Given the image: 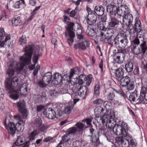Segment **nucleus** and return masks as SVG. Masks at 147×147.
Listing matches in <instances>:
<instances>
[{
	"instance_id": "nucleus-20",
	"label": "nucleus",
	"mask_w": 147,
	"mask_h": 147,
	"mask_svg": "<svg viewBox=\"0 0 147 147\" xmlns=\"http://www.w3.org/2000/svg\"><path fill=\"white\" fill-rule=\"evenodd\" d=\"M52 78V84L55 85H57L60 83L62 80L61 75L58 73L53 74Z\"/></svg>"
},
{
	"instance_id": "nucleus-23",
	"label": "nucleus",
	"mask_w": 147,
	"mask_h": 147,
	"mask_svg": "<svg viewBox=\"0 0 147 147\" xmlns=\"http://www.w3.org/2000/svg\"><path fill=\"white\" fill-rule=\"evenodd\" d=\"M117 7L113 4H109L107 6V12L111 15H116V12Z\"/></svg>"
},
{
	"instance_id": "nucleus-13",
	"label": "nucleus",
	"mask_w": 147,
	"mask_h": 147,
	"mask_svg": "<svg viewBox=\"0 0 147 147\" xmlns=\"http://www.w3.org/2000/svg\"><path fill=\"white\" fill-rule=\"evenodd\" d=\"M113 131L115 134L117 135H122L124 137H127L128 134L126 131L122 128L121 125L117 124L114 128Z\"/></svg>"
},
{
	"instance_id": "nucleus-58",
	"label": "nucleus",
	"mask_w": 147,
	"mask_h": 147,
	"mask_svg": "<svg viewBox=\"0 0 147 147\" xmlns=\"http://www.w3.org/2000/svg\"><path fill=\"white\" fill-rule=\"evenodd\" d=\"M39 129L41 131H43L46 130L47 128V127L44 124H42L39 125Z\"/></svg>"
},
{
	"instance_id": "nucleus-17",
	"label": "nucleus",
	"mask_w": 147,
	"mask_h": 147,
	"mask_svg": "<svg viewBox=\"0 0 147 147\" xmlns=\"http://www.w3.org/2000/svg\"><path fill=\"white\" fill-rule=\"evenodd\" d=\"M90 42L87 39L81 41V42L78 44H75L74 48L75 49H79L83 50H85L87 47H89Z\"/></svg>"
},
{
	"instance_id": "nucleus-48",
	"label": "nucleus",
	"mask_w": 147,
	"mask_h": 147,
	"mask_svg": "<svg viewBox=\"0 0 147 147\" xmlns=\"http://www.w3.org/2000/svg\"><path fill=\"white\" fill-rule=\"evenodd\" d=\"M41 55V54H39L38 55H36V54H34L33 62L34 63H35V64H36L37 63L39 57Z\"/></svg>"
},
{
	"instance_id": "nucleus-35",
	"label": "nucleus",
	"mask_w": 147,
	"mask_h": 147,
	"mask_svg": "<svg viewBox=\"0 0 147 147\" xmlns=\"http://www.w3.org/2000/svg\"><path fill=\"white\" fill-rule=\"evenodd\" d=\"M106 33L105 34V35L102 37H100L101 39L106 37H113L114 32L112 29H110L109 28H107V30H106Z\"/></svg>"
},
{
	"instance_id": "nucleus-22",
	"label": "nucleus",
	"mask_w": 147,
	"mask_h": 147,
	"mask_svg": "<svg viewBox=\"0 0 147 147\" xmlns=\"http://www.w3.org/2000/svg\"><path fill=\"white\" fill-rule=\"evenodd\" d=\"M6 129L8 132L13 135L16 131V125L13 122L9 123L7 125L5 126Z\"/></svg>"
},
{
	"instance_id": "nucleus-64",
	"label": "nucleus",
	"mask_w": 147,
	"mask_h": 147,
	"mask_svg": "<svg viewBox=\"0 0 147 147\" xmlns=\"http://www.w3.org/2000/svg\"><path fill=\"white\" fill-rule=\"evenodd\" d=\"M92 121L91 119L88 118L84 119L82 121L86 122L87 125L91 126H92V125L91 124Z\"/></svg>"
},
{
	"instance_id": "nucleus-1",
	"label": "nucleus",
	"mask_w": 147,
	"mask_h": 147,
	"mask_svg": "<svg viewBox=\"0 0 147 147\" xmlns=\"http://www.w3.org/2000/svg\"><path fill=\"white\" fill-rule=\"evenodd\" d=\"M33 48L30 45L26 46L24 49L25 53L20 57L21 63H18L15 61H9L7 63L8 69H14L18 71H21L26 64L28 65L31 61V58L33 51Z\"/></svg>"
},
{
	"instance_id": "nucleus-47",
	"label": "nucleus",
	"mask_w": 147,
	"mask_h": 147,
	"mask_svg": "<svg viewBox=\"0 0 147 147\" xmlns=\"http://www.w3.org/2000/svg\"><path fill=\"white\" fill-rule=\"evenodd\" d=\"M121 126L123 129H124L128 134V130L129 129V126L127 124L124 122H123L121 123Z\"/></svg>"
},
{
	"instance_id": "nucleus-54",
	"label": "nucleus",
	"mask_w": 147,
	"mask_h": 147,
	"mask_svg": "<svg viewBox=\"0 0 147 147\" xmlns=\"http://www.w3.org/2000/svg\"><path fill=\"white\" fill-rule=\"evenodd\" d=\"M15 69H8L7 71V73L9 77H11L14 74Z\"/></svg>"
},
{
	"instance_id": "nucleus-24",
	"label": "nucleus",
	"mask_w": 147,
	"mask_h": 147,
	"mask_svg": "<svg viewBox=\"0 0 147 147\" xmlns=\"http://www.w3.org/2000/svg\"><path fill=\"white\" fill-rule=\"evenodd\" d=\"M97 26H88L87 27L86 33L90 36H94L96 34Z\"/></svg>"
},
{
	"instance_id": "nucleus-51",
	"label": "nucleus",
	"mask_w": 147,
	"mask_h": 147,
	"mask_svg": "<svg viewBox=\"0 0 147 147\" xmlns=\"http://www.w3.org/2000/svg\"><path fill=\"white\" fill-rule=\"evenodd\" d=\"M78 41H82L84 40H87V39L82 34H78L76 35Z\"/></svg>"
},
{
	"instance_id": "nucleus-15",
	"label": "nucleus",
	"mask_w": 147,
	"mask_h": 147,
	"mask_svg": "<svg viewBox=\"0 0 147 147\" xmlns=\"http://www.w3.org/2000/svg\"><path fill=\"white\" fill-rule=\"evenodd\" d=\"M116 142L121 145L122 147H129V142L127 139L122 136L117 137L115 138Z\"/></svg>"
},
{
	"instance_id": "nucleus-59",
	"label": "nucleus",
	"mask_w": 147,
	"mask_h": 147,
	"mask_svg": "<svg viewBox=\"0 0 147 147\" xmlns=\"http://www.w3.org/2000/svg\"><path fill=\"white\" fill-rule=\"evenodd\" d=\"M24 84H23L22 87L20 88V91H23V93L26 94L27 93L28 88L27 87H26V85H25Z\"/></svg>"
},
{
	"instance_id": "nucleus-16",
	"label": "nucleus",
	"mask_w": 147,
	"mask_h": 147,
	"mask_svg": "<svg viewBox=\"0 0 147 147\" xmlns=\"http://www.w3.org/2000/svg\"><path fill=\"white\" fill-rule=\"evenodd\" d=\"M110 21L109 23V26L111 27H114L116 26H119L121 24V26H120L119 29H121V28H123V25L121 21H119L118 20L114 17L110 16Z\"/></svg>"
},
{
	"instance_id": "nucleus-34",
	"label": "nucleus",
	"mask_w": 147,
	"mask_h": 147,
	"mask_svg": "<svg viewBox=\"0 0 147 147\" xmlns=\"http://www.w3.org/2000/svg\"><path fill=\"white\" fill-rule=\"evenodd\" d=\"M102 39H105L106 40L107 43L111 46H115V42L116 39V36L115 37H109L103 38Z\"/></svg>"
},
{
	"instance_id": "nucleus-28",
	"label": "nucleus",
	"mask_w": 147,
	"mask_h": 147,
	"mask_svg": "<svg viewBox=\"0 0 147 147\" xmlns=\"http://www.w3.org/2000/svg\"><path fill=\"white\" fill-rule=\"evenodd\" d=\"M120 85L123 86H126L131 81V79L128 76H125L122 77L119 80Z\"/></svg>"
},
{
	"instance_id": "nucleus-46",
	"label": "nucleus",
	"mask_w": 147,
	"mask_h": 147,
	"mask_svg": "<svg viewBox=\"0 0 147 147\" xmlns=\"http://www.w3.org/2000/svg\"><path fill=\"white\" fill-rule=\"evenodd\" d=\"M110 92L107 95V98L108 100H112L115 97V94L113 92L114 91H111L109 90Z\"/></svg>"
},
{
	"instance_id": "nucleus-10",
	"label": "nucleus",
	"mask_w": 147,
	"mask_h": 147,
	"mask_svg": "<svg viewBox=\"0 0 147 147\" xmlns=\"http://www.w3.org/2000/svg\"><path fill=\"white\" fill-rule=\"evenodd\" d=\"M25 137L23 136H20L18 137L16 141L14 142L12 147H28L30 140L24 144Z\"/></svg>"
},
{
	"instance_id": "nucleus-25",
	"label": "nucleus",
	"mask_w": 147,
	"mask_h": 147,
	"mask_svg": "<svg viewBox=\"0 0 147 147\" xmlns=\"http://www.w3.org/2000/svg\"><path fill=\"white\" fill-rule=\"evenodd\" d=\"M52 75L51 73L48 72L43 75L42 80L47 84L50 83H51L52 84Z\"/></svg>"
},
{
	"instance_id": "nucleus-40",
	"label": "nucleus",
	"mask_w": 147,
	"mask_h": 147,
	"mask_svg": "<svg viewBox=\"0 0 147 147\" xmlns=\"http://www.w3.org/2000/svg\"><path fill=\"white\" fill-rule=\"evenodd\" d=\"M145 97L144 96L140 94V96L138 97L136 100V104H140L145 103Z\"/></svg>"
},
{
	"instance_id": "nucleus-31",
	"label": "nucleus",
	"mask_w": 147,
	"mask_h": 147,
	"mask_svg": "<svg viewBox=\"0 0 147 147\" xmlns=\"http://www.w3.org/2000/svg\"><path fill=\"white\" fill-rule=\"evenodd\" d=\"M104 9L102 6H96L94 9L95 12L98 16H101L104 13Z\"/></svg>"
},
{
	"instance_id": "nucleus-27",
	"label": "nucleus",
	"mask_w": 147,
	"mask_h": 147,
	"mask_svg": "<svg viewBox=\"0 0 147 147\" xmlns=\"http://www.w3.org/2000/svg\"><path fill=\"white\" fill-rule=\"evenodd\" d=\"M116 57L115 59L116 62L118 63H121L123 62L125 55L122 51H120L117 53Z\"/></svg>"
},
{
	"instance_id": "nucleus-41",
	"label": "nucleus",
	"mask_w": 147,
	"mask_h": 147,
	"mask_svg": "<svg viewBox=\"0 0 147 147\" xmlns=\"http://www.w3.org/2000/svg\"><path fill=\"white\" fill-rule=\"evenodd\" d=\"M53 108L55 110L59 111L63 107V104L60 103H53Z\"/></svg>"
},
{
	"instance_id": "nucleus-53",
	"label": "nucleus",
	"mask_w": 147,
	"mask_h": 147,
	"mask_svg": "<svg viewBox=\"0 0 147 147\" xmlns=\"http://www.w3.org/2000/svg\"><path fill=\"white\" fill-rule=\"evenodd\" d=\"M21 3L25 4V2L24 0H21L17 1L14 4V7L16 8H18L20 7V6Z\"/></svg>"
},
{
	"instance_id": "nucleus-37",
	"label": "nucleus",
	"mask_w": 147,
	"mask_h": 147,
	"mask_svg": "<svg viewBox=\"0 0 147 147\" xmlns=\"http://www.w3.org/2000/svg\"><path fill=\"white\" fill-rule=\"evenodd\" d=\"M138 97L137 91L135 90L134 92L130 94L129 97V100L131 101L136 102V100Z\"/></svg>"
},
{
	"instance_id": "nucleus-50",
	"label": "nucleus",
	"mask_w": 147,
	"mask_h": 147,
	"mask_svg": "<svg viewBox=\"0 0 147 147\" xmlns=\"http://www.w3.org/2000/svg\"><path fill=\"white\" fill-rule=\"evenodd\" d=\"M37 132L36 130H34L32 132L30 136V140H33L35 139V136L37 135Z\"/></svg>"
},
{
	"instance_id": "nucleus-8",
	"label": "nucleus",
	"mask_w": 147,
	"mask_h": 147,
	"mask_svg": "<svg viewBox=\"0 0 147 147\" xmlns=\"http://www.w3.org/2000/svg\"><path fill=\"white\" fill-rule=\"evenodd\" d=\"M17 105L18 110L22 114L23 118H26L28 112L26 108V103L24 100H21L17 102Z\"/></svg>"
},
{
	"instance_id": "nucleus-38",
	"label": "nucleus",
	"mask_w": 147,
	"mask_h": 147,
	"mask_svg": "<svg viewBox=\"0 0 147 147\" xmlns=\"http://www.w3.org/2000/svg\"><path fill=\"white\" fill-rule=\"evenodd\" d=\"M11 22L13 26H18L21 22L20 17L18 16L12 18Z\"/></svg>"
},
{
	"instance_id": "nucleus-18",
	"label": "nucleus",
	"mask_w": 147,
	"mask_h": 147,
	"mask_svg": "<svg viewBox=\"0 0 147 147\" xmlns=\"http://www.w3.org/2000/svg\"><path fill=\"white\" fill-rule=\"evenodd\" d=\"M134 26L136 30L139 31V34L143 36L144 39V38L146 36L145 34H146L145 33V30L144 29H143L141 26V23L140 21L138 20H136Z\"/></svg>"
},
{
	"instance_id": "nucleus-32",
	"label": "nucleus",
	"mask_w": 147,
	"mask_h": 147,
	"mask_svg": "<svg viewBox=\"0 0 147 147\" xmlns=\"http://www.w3.org/2000/svg\"><path fill=\"white\" fill-rule=\"evenodd\" d=\"M100 88V82L98 81H96L94 86V95L96 97L98 96L99 95Z\"/></svg>"
},
{
	"instance_id": "nucleus-55",
	"label": "nucleus",
	"mask_w": 147,
	"mask_h": 147,
	"mask_svg": "<svg viewBox=\"0 0 147 147\" xmlns=\"http://www.w3.org/2000/svg\"><path fill=\"white\" fill-rule=\"evenodd\" d=\"M141 89L140 91V94L144 96L146 93L147 89L146 87L142 86L141 87Z\"/></svg>"
},
{
	"instance_id": "nucleus-62",
	"label": "nucleus",
	"mask_w": 147,
	"mask_h": 147,
	"mask_svg": "<svg viewBox=\"0 0 147 147\" xmlns=\"http://www.w3.org/2000/svg\"><path fill=\"white\" fill-rule=\"evenodd\" d=\"M45 109V106L42 105H40L37 106L36 108L37 111L38 112H41Z\"/></svg>"
},
{
	"instance_id": "nucleus-49",
	"label": "nucleus",
	"mask_w": 147,
	"mask_h": 147,
	"mask_svg": "<svg viewBox=\"0 0 147 147\" xmlns=\"http://www.w3.org/2000/svg\"><path fill=\"white\" fill-rule=\"evenodd\" d=\"M77 129L75 127H72L69 128L68 129V132L69 133L68 134H75L77 131Z\"/></svg>"
},
{
	"instance_id": "nucleus-56",
	"label": "nucleus",
	"mask_w": 147,
	"mask_h": 147,
	"mask_svg": "<svg viewBox=\"0 0 147 147\" xmlns=\"http://www.w3.org/2000/svg\"><path fill=\"white\" fill-rule=\"evenodd\" d=\"M117 10L116 14H117L120 16H122V14H123L122 11L123 10H122V5L119 7H117Z\"/></svg>"
},
{
	"instance_id": "nucleus-6",
	"label": "nucleus",
	"mask_w": 147,
	"mask_h": 147,
	"mask_svg": "<svg viewBox=\"0 0 147 147\" xmlns=\"http://www.w3.org/2000/svg\"><path fill=\"white\" fill-rule=\"evenodd\" d=\"M101 122L103 125L105 123L107 127L109 129H113L116 125V122L112 117L109 115L108 114H105L100 117Z\"/></svg>"
},
{
	"instance_id": "nucleus-43",
	"label": "nucleus",
	"mask_w": 147,
	"mask_h": 147,
	"mask_svg": "<svg viewBox=\"0 0 147 147\" xmlns=\"http://www.w3.org/2000/svg\"><path fill=\"white\" fill-rule=\"evenodd\" d=\"M122 11L123 14H122V16L123 17L124 16L127 15L129 13V10L128 7L126 5H122Z\"/></svg>"
},
{
	"instance_id": "nucleus-36",
	"label": "nucleus",
	"mask_w": 147,
	"mask_h": 147,
	"mask_svg": "<svg viewBox=\"0 0 147 147\" xmlns=\"http://www.w3.org/2000/svg\"><path fill=\"white\" fill-rule=\"evenodd\" d=\"M125 70L128 72H131L133 71V63L130 62L127 63L125 65Z\"/></svg>"
},
{
	"instance_id": "nucleus-3",
	"label": "nucleus",
	"mask_w": 147,
	"mask_h": 147,
	"mask_svg": "<svg viewBox=\"0 0 147 147\" xmlns=\"http://www.w3.org/2000/svg\"><path fill=\"white\" fill-rule=\"evenodd\" d=\"M75 24L73 22H70L68 24V26L66 28V30L68 32V33L67 32H65V34L66 37H67V41L69 45L71 46L74 42L73 38L75 36L74 31H75L74 27Z\"/></svg>"
},
{
	"instance_id": "nucleus-2",
	"label": "nucleus",
	"mask_w": 147,
	"mask_h": 147,
	"mask_svg": "<svg viewBox=\"0 0 147 147\" xmlns=\"http://www.w3.org/2000/svg\"><path fill=\"white\" fill-rule=\"evenodd\" d=\"M79 73V70L78 67H76L71 69L70 73V75L69 76L70 79H71L73 78L75 79L78 77V83L79 84L82 85L84 82H86V85L89 86L92 81V76L91 74H89L87 77H86V76L81 74L79 76L78 75Z\"/></svg>"
},
{
	"instance_id": "nucleus-30",
	"label": "nucleus",
	"mask_w": 147,
	"mask_h": 147,
	"mask_svg": "<svg viewBox=\"0 0 147 147\" xmlns=\"http://www.w3.org/2000/svg\"><path fill=\"white\" fill-rule=\"evenodd\" d=\"M5 36V41L6 42L10 39V35L9 34H7L6 35V34L3 28H0V40H2L4 37Z\"/></svg>"
},
{
	"instance_id": "nucleus-33",
	"label": "nucleus",
	"mask_w": 147,
	"mask_h": 147,
	"mask_svg": "<svg viewBox=\"0 0 147 147\" xmlns=\"http://www.w3.org/2000/svg\"><path fill=\"white\" fill-rule=\"evenodd\" d=\"M93 103L94 104L97 105H100L103 103L104 107L106 109L107 108V104L109 103L107 101H104L102 99L100 98L95 100L93 101Z\"/></svg>"
},
{
	"instance_id": "nucleus-9",
	"label": "nucleus",
	"mask_w": 147,
	"mask_h": 147,
	"mask_svg": "<svg viewBox=\"0 0 147 147\" xmlns=\"http://www.w3.org/2000/svg\"><path fill=\"white\" fill-rule=\"evenodd\" d=\"M104 20L102 19V20L97 23V26L99 29L98 32V36L102 37L105 35V34L106 33V30H107V28L105 27V25L106 24V17H105Z\"/></svg>"
},
{
	"instance_id": "nucleus-26",
	"label": "nucleus",
	"mask_w": 147,
	"mask_h": 147,
	"mask_svg": "<svg viewBox=\"0 0 147 147\" xmlns=\"http://www.w3.org/2000/svg\"><path fill=\"white\" fill-rule=\"evenodd\" d=\"M123 67V66L120 67L116 70H115L116 78L118 81L123 77L124 75V70Z\"/></svg>"
},
{
	"instance_id": "nucleus-61",
	"label": "nucleus",
	"mask_w": 147,
	"mask_h": 147,
	"mask_svg": "<svg viewBox=\"0 0 147 147\" xmlns=\"http://www.w3.org/2000/svg\"><path fill=\"white\" fill-rule=\"evenodd\" d=\"M41 6H38L36 7V8L33 10V11L32 13V15L31 17L32 18H33L34 16V15L36 13V11H38L39 9L40 8Z\"/></svg>"
},
{
	"instance_id": "nucleus-52",
	"label": "nucleus",
	"mask_w": 147,
	"mask_h": 147,
	"mask_svg": "<svg viewBox=\"0 0 147 147\" xmlns=\"http://www.w3.org/2000/svg\"><path fill=\"white\" fill-rule=\"evenodd\" d=\"M20 44L21 45L26 43V38L25 36L22 35L19 39Z\"/></svg>"
},
{
	"instance_id": "nucleus-60",
	"label": "nucleus",
	"mask_w": 147,
	"mask_h": 147,
	"mask_svg": "<svg viewBox=\"0 0 147 147\" xmlns=\"http://www.w3.org/2000/svg\"><path fill=\"white\" fill-rule=\"evenodd\" d=\"M76 26L78 28V29L76 30L77 32L76 35L78 34H82V31L81 30V28H80V26L78 24H76Z\"/></svg>"
},
{
	"instance_id": "nucleus-12",
	"label": "nucleus",
	"mask_w": 147,
	"mask_h": 147,
	"mask_svg": "<svg viewBox=\"0 0 147 147\" xmlns=\"http://www.w3.org/2000/svg\"><path fill=\"white\" fill-rule=\"evenodd\" d=\"M14 119L18 121L15 125H16V131H20L24 129V125L25 122L22 119L21 116L19 115H17L14 116Z\"/></svg>"
},
{
	"instance_id": "nucleus-7",
	"label": "nucleus",
	"mask_w": 147,
	"mask_h": 147,
	"mask_svg": "<svg viewBox=\"0 0 147 147\" xmlns=\"http://www.w3.org/2000/svg\"><path fill=\"white\" fill-rule=\"evenodd\" d=\"M19 78L17 76L13 77L11 80L5 82V86L7 90L13 91L19 84Z\"/></svg>"
},
{
	"instance_id": "nucleus-29",
	"label": "nucleus",
	"mask_w": 147,
	"mask_h": 147,
	"mask_svg": "<svg viewBox=\"0 0 147 147\" xmlns=\"http://www.w3.org/2000/svg\"><path fill=\"white\" fill-rule=\"evenodd\" d=\"M105 110L101 106L96 107L94 110V112L96 116L99 117L101 116L105 113L104 112Z\"/></svg>"
},
{
	"instance_id": "nucleus-19",
	"label": "nucleus",
	"mask_w": 147,
	"mask_h": 147,
	"mask_svg": "<svg viewBox=\"0 0 147 147\" xmlns=\"http://www.w3.org/2000/svg\"><path fill=\"white\" fill-rule=\"evenodd\" d=\"M133 21L132 15L129 13L124 16L123 18V24L126 25L128 27H130L132 24V23Z\"/></svg>"
},
{
	"instance_id": "nucleus-45",
	"label": "nucleus",
	"mask_w": 147,
	"mask_h": 147,
	"mask_svg": "<svg viewBox=\"0 0 147 147\" xmlns=\"http://www.w3.org/2000/svg\"><path fill=\"white\" fill-rule=\"evenodd\" d=\"M127 90H133L135 87L134 82L130 81L126 86Z\"/></svg>"
},
{
	"instance_id": "nucleus-57",
	"label": "nucleus",
	"mask_w": 147,
	"mask_h": 147,
	"mask_svg": "<svg viewBox=\"0 0 147 147\" xmlns=\"http://www.w3.org/2000/svg\"><path fill=\"white\" fill-rule=\"evenodd\" d=\"M76 126L77 127V128L80 131L82 130L84 127L83 124L81 123L78 122L76 124Z\"/></svg>"
},
{
	"instance_id": "nucleus-21",
	"label": "nucleus",
	"mask_w": 147,
	"mask_h": 147,
	"mask_svg": "<svg viewBox=\"0 0 147 147\" xmlns=\"http://www.w3.org/2000/svg\"><path fill=\"white\" fill-rule=\"evenodd\" d=\"M78 95L82 98H85L88 93V88L86 86H80L78 90Z\"/></svg>"
},
{
	"instance_id": "nucleus-42",
	"label": "nucleus",
	"mask_w": 147,
	"mask_h": 147,
	"mask_svg": "<svg viewBox=\"0 0 147 147\" xmlns=\"http://www.w3.org/2000/svg\"><path fill=\"white\" fill-rule=\"evenodd\" d=\"M73 107V105H68L65 108L64 111V113L66 114H69L71 112Z\"/></svg>"
},
{
	"instance_id": "nucleus-14",
	"label": "nucleus",
	"mask_w": 147,
	"mask_h": 147,
	"mask_svg": "<svg viewBox=\"0 0 147 147\" xmlns=\"http://www.w3.org/2000/svg\"><path fill=\"white\" fill-rule=\"evenodd\" d=\"M44 115L46 117L49 119H52L56 116V113L54 110L51 108H47L45 109L43 112Z\"/></svg>"
},
{
	"instance_id": "nucleus-11",
	"label": "nucleus",
	"mask_w": 147,
	"mask_h": 147,
	"mask_svg": "<svg viewBox=\"0 0 147 147\" xmlns=\"http://www.w3.org/2000/svg\"><path fill=\"white\" fill-rule=\"evenodd\" d=\"M97 16L92 11L88 12L86 21L88 26H97Z\"/></svg>"
},
{
	"instance_id": "nucleus-5",
	"label": "nucleus",
	"mask_w": 147,
	"mask_h": 147,
	"mask_svg": "<svg viewBox=\"0 0 147 147\" xmlns=\"http://www.w3.org/2000/svg\"><path fill=\"white\" fill-rule=\"evenodd\" d=\"M131 50L134 54L136 55L142 53L144 55L147 50V42L144 39L140 45V48L135 44L131 45Z\"/></svg>"
},
{
	"instance_id": "nucleus-63",
	"label": "nucleus",
	"mask_w": 147,
	"mask_h": 147,
	"mask_svg": "<svg viewBox=\"0 0 147 147\" xmlns=\"http://www.w3.org/2000/svg\"><path fill=\"white\" fill-rule=\"evenodd\" d=\"M38 84L39 86L43 88L46 86V85L47 84L46 83L44 82L43 80H40L38 82Z\"/></svg>"
},
{
	"instance_id": "nucleus-4",
	"label": "nucleus",
	"mask_w": 147,
	"mask_h": 147,
	"mask_svg": "<svg viewBox=\"0 0 147 147\" xmlns=\"http://www.w3.org/2000/svg\"><path fill=\"white\" fill-rule=\"evenodd\" d=\"M128 42L126 35L123 33H120L116 36L115 46L119 48L124 47Z\"/></svg>"
},
{
	"instance_id": "nucleus-39",
	"label": "nucleus",
	"mask_w": 147,
	"mask_h": 147,
	"mask_svg": "<svg viewBox=\"0 0 147 147\" xmlns=\"http://www.w3.org/2000/svg\"><path fill=\"white\" fill-rule=\"evenodd\" d=\"M70 140V138L69 134H66L64 135L62 137V139L60 142V143L64 144L68 143Z\"/></svg>"
},
{
	"instance_id": "nucleus-44",
	"label": "nucleus",
	"mask_w": 147,
	"mask_h": 147,
	"mask_svg": "<svg viewBox=\"0 0 147 147\" xmlns=\"http://www.w3.org/2000/svg\"><path fill=\"white\" fill-rule=\"evenodd\" d=\"M128 27L129 29V32L131 35H134V34L136 32L137 33H138L139 34V31L138 30H136L135 29V28H134V26H133V25L131 26L130 27Z\"/></svg>"
}]
</instances>
